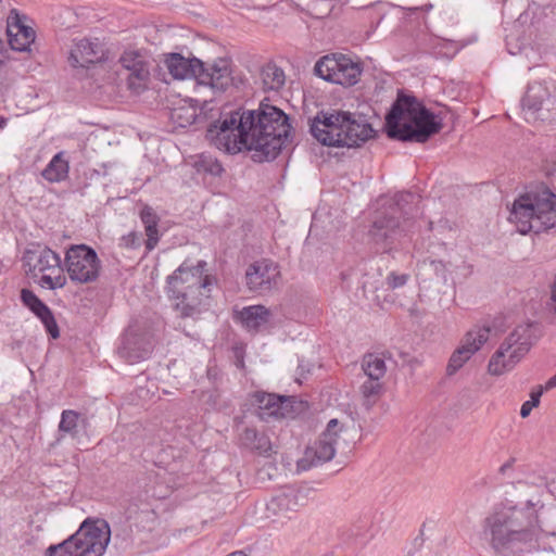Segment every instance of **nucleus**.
Here are the masks:
<instances>
[{
  "label": "nucleus",
  "mask_w": 556,
  "mask_h": 556,
  "mask_svg": "<svg viewBox=\"0 0 556 556\" xmlns=\"http://www.w3.org/2000/svg\"><path fill=\"white\" fill-rule=\"evenodd\" d=\"M289 132L288 116L275 106L265 105L258 113L237 110L223 114L207 129V138L218 150L228 153L254 150L270 160L277 156Z\"/></svg>",
  "instance_id": "f257e3e1"
},
{
  "label": "nucleus",
  "mask_w": 556,
  "mask_h": 556,
  "mask_svg": "<svg viewBox=\"0 0 556 556\" xmlns=\"http://www.w3.org/2000/svg\"><path fill=\"white\" fill-rule=\"evenodd\" d=\"M540 534L536 511L528 517L521 509L501 507L485 517L482 538L496 553H505L535 542Z\"/></svg>",
  "instance_id": "f03ea898"
},
{
  "label": "nucleus",
  "mask_w": 556,
  "mask_h": 556,
  "mask_svg": "<svg viewBox=\"0 0 556 556\" xmlns=\"http://www.w3.org/2000/svg\"><path fill=\"white\" fill-rule=\"evenodd\" d=\"M441 128L439 115L410 96L399 94L386 117L388 136L403 141L425 142Z\"/></svg>",
  "instance_id": "7ed1b4c3"
},
{
  "label": "nucleus",
  "mask_w": 556,
  "mask_h": 556,
  "mask_svg": "<svg viewBox=\"0 0 556 556\" xmlns=\"http://www.w3.org/2000/svg\"><path fill=\"white\" fill-rule=\"evenodd\" d=\"M206 263H182L167 278V292L182 316H193L208 305L214 279L204 274Z\"/></svg>",
  "instance_id": "20e7f679"
},
{
  "label": "nucleus",
  "mask_w": 556,
  "mask_h": 556,
  "mask_svg": "<svg viewBox=\"0 0 556 556\" xmlns=\"http://www.w3.org/2000/svg\"><path fill=\"white\" fill-rule=\"evenodd\" d=\"M312 136L321 144L337 148L359 147L374 137L367 122L356 119L349 112H321L311 124Z\"/></svg>",
  "instance_id": "39448f33"
},
{
  "label": "nucleus",
  "mask_w": 556,
  "mask_h": 556,
  "mask_svg": "<svg viewBox=\"0 0 556 556\" xmlns=\"http://www.w3.org/2000/svg\"><path fill=\"white\" fill-rule=\"evenodd\" d=\"M508 220L522 235L556 228V194L542 189L520 195L511 205Z\"/></svg>",
  "instance_id": "423d86ee"
},
{
  "label": "nucleus",
  "mask_w": 556,
  "mask_h": 556,
  "mask_svg": "<svg viewBox=\"0 0 556 556\" xmlns=\"http://www.w3.org/2000/svg\"><path fill=\"white\" fill-rule=\"evenodd\" d=\"M111 541V528L104 519L87 518L62 543L48 547L47 556H103Z\"/></svg>",
  "instance_id": "0eeeda50"
},
{
  "label": "nucleus",
  "mask_w": 556,
  "mask_h": 556,
  "mask_svg": "<svg viewBox=\"0 0 556 556\" xmlns=\"http://www.w3.org/2000/svg\"><path fill=\"white\" fill-rule=\"evenodd\" d=\"M536 338L533 323L517 325L491 355L488 374L500 377L510 372L529 353Z\"/></svg>",
  "instance_id": "6e6552de"
},
{
  "label": "nucleus",
  "mask_w": 556,
  "mask_h": 556,
  "mask_svg": "<svg viewBox=\"0 0 556 556\" xmlns=\"http://www.w3.org/2000/svg\"><path fill=\"white\" fill-rule=\"evenodd\" d=\"M28 271L39 279V285L47 289H59L66 285V276L61 267L58 253L49 248H39L27 251L24 256Z\"/></svg>",
  "instance_id": "1a4fd4ad"
},
{
  "label": "nucleus",
  "mask_w": 556,
  "mask_h": 556,
  "mask_svg": "<svg viewBox=\"0 0 556 556\" xmlns=\"http://www.w3.org/2000/svg\"><path fill=\"white\" fill-rule=\"evenodd\" d=\"M345 427L338 419H330L319 439L305 450L303 458L298 463L301 470L331 460L338 448L344 443Z\"/></svg>",
  "instance_id": "9d476101"
},
{
  "label": "nucleus",
  "mask_w": 556,
  "mask_h": 556,
  "mask_svg": "<svg viewBox=\"0 0 556 556\" xmlns=\"http://www.w3.org/2000/svg\"><path fill=\"white\" fill-rule=\"evenodd\" d=\"M315 73L324 80L342 85H355L362 74L359 63L343 54L321 58L315 65Z\"/></svg>",
  "instance_id": "9b49d317"
},
{
  "label": "nucleus",
  "mask_w": 556,
  "mask_h": 556,
  "mask_svg": "<svg viewBox=\"0 0 556 556\" xmlns=\"http://www.w3.org/2000/svg\"><path fill=\"white\" fill-rule=\"evenodd\" d=\"M65 266L72 281L89 283L100 271V261L96 251L85 244L72 245L65 255Z\"/></svg>",
  "instance_id": "f8f14e48"
},
{
  "label": "nucleus",
  "mask_w": 556,
  "mask_h": 556,
  "mask_svg": "<svg viewBox=\"0 0 556 556\" xmlns=\"http://www.w3.org/2000/svg\"><path fill=\"white\" fill-rule=\"evenodd\" d=\"M556 98V89L546 83H532L521 100V112L523 118L529 123L543 121L548 113Z\"/></svg>",
  "instance_id": "ddd939ff"
},
{
  "label": "nucleus",
  "mask_w": 556,
  "mask_h": 556,
  "mask_svg": "<svg viewBox=\"0 0 556 556\" xmlns=\"http://www.w3.org/2000/svg\"><path fill=\"white\" fill-rule=\"evenodd\" d=\"M396 214L395 207L381 213L375 218L370 229L371 239L384 252L391 251L407 233L405 225L400 223Z\"/></svg>",
  "instance_id": "4468645a"
},
{
  "label": "nucleus",
  "mask_w": 556,
  "mask_h": 556,
  "mask_svg": "<svg viewBox=\"0 0 556 556\" xmlns=\"http://www.w3.org/2000/svg\"><path fill=\"white\" fill-rule=\"evenodd\" d=\"M122 67L128 72L127 86L136 93L143 91L150 79L147 55L139 50H126L119 58Z\"/></svg>",
  "instance_id": "2eb2a0df"
},
{
  "label": "nucleus",
  "mask_w": 556,
  "mask_h": 556,
  "mask_svg": "<svg viewBox=\"0 0 556 556\" xmlns=\"http://www.w3.org/2000/svg\"><path fill=\"white\" fill-rule=\"evenodd\" d=\"M236 319L250 332L268 330L280 323L278 308L264 305L244 306L236 312Z\"/></svg>",
  "instance_id": "dca6fc26"
},
{
  "label": "nucleus",
  "mask_w": 556,
  "mask_h": 556,
  "mask_svg": "<svg viewBox=\"0 0 556 556\" xmlns=\"http://www.w3.org/2000/svg\"><path fill=\"white\" fill-rule=\"evenodd\" d=\"M7 36L13 50L25 52L34 43L36 33L29 25L27 16L12 9L7 17Z\"/></svg>",
  "instance_id": "f3484780"
},
{
  "label": "nucleus",
  "mask_w": 556,
  "mask_h": 556,
  "mask_svg": "<svg viewBox=\"0 0 556 556\" xmlns=\"http://www.w3.org/2000/svg\"><path fill=\"white\" fill-rule=\"evenodd\" d=\"M231 81V67L227 59H217L211 64L201 61V68L197 74L199 86L208 87L213 91H224Z\"/></svg>",
  "instance_id": "a211bd4d"
},
{
  "label": "nucleus",
  "mask_w": 556,
  "mask_h": 556,
  "mask_svg": "<svg viewBox=\"0 0 556 556\" xmlns=\"http://www.w3.org/2000/svg\"><path fill=\"white\" fill-rule=\"evenodd\" d=\"M278 265L269 260H261L249 266L245 273L250 290L265 292L275 287L279 280Z\"/></svg>",
  "instance_id": "6ab92c4d"
},
{
  "label": "nucleus",
  "mask_w": 556,
  "mask_h": 556,
  "mask_svg": "<svg viewBox=\"0 0 556 556\" xmlns=\"http://www.w3.org/2000/svg\"><path fill=\"white\" fill-rule=\"evenodd\" d=\"M152 352V343L146 333L130 326L122 338L118 354L130 364L141 362Z\"/></svg>",
  "instance_id": "aec40b11"
},
{
  "label": "nucleus",
  "mask_w": 556,
  "mask_h": 556,
  "mask_svg": "<svg viewBox=\"0 0 556 556\" xmlns=\"http://www.w3.org/2000/svg\"><path fill=\"white\" fill-rule=\"evenodd\" d=\"M102 56L103 52L98 39L83 38L73 41L68 62L73 67H87L100 61Z\"/></svg>",
  "instance_id": "412c9836"
},
{
  "label": "nucleus",
  "mask_w": 556,
  "mask_h": 556,
  "mask_svg": "<svg viewBox=\"0 0 556 556\" xmlns=\"http://www.w3.org/2000/svg\"><path fill=\"white\" fill-rule=\"evenodd\" d=\"M164 63L169 74L176 79H197V74L199 68H201V61L199 59H188L179 53L167 54Z\"/></svg>",
  "instance_id": "4be33fe9"
},
{
  "label": "nucleus",
  "mask_w": 556,
  "mask_h": 556,
  "mask_svg": "<svg viewBox=\"0 0 556 556\" xmlns=\"http://www.w3.org/2000/svg\"><path fill=\"white\" fill-rule=\"evenodd\" d=\"M283 402L285 400L282 397L270 393L255 392L252 395V404L256 405L262 410V413H260L261 417L265 415L275 417L282 416L281 407Z\"/></svg>",
  "instance_id": "5701e85b"
},
{
  "label": "nucleus",
  "mask_w": 556,
  "mask_h": 556,
  "mask_svg": "<svg viewBox=\"0 0 556 556\" xmlns=\"http://www.w3.org/2000/svg\"><path fill=\"white\" fill-rule=\"evenodd\" d=\"M68 169V161L65 159V153L61 151L48 163L42 172V176L51 182H59L67 177Z\"/></svg>",
  "instance_id": "b1692460"
},
{
  "label": "nucleus",
  "mask_w": 556,
  "mask_h": 556,
  "mask_svg": "<svg viewBox=\"0 0 556 556\" xmlns=\"http://www.w3.org/2000/svg\"><path fill=\"white\" fill-rule=\"evenodd\" d=\"M298 505L295 492L288 490L273 497L267 504V510L274 515H280L294 511Z\"/></svg>",
  "instance_id": "393cba45"
},
{
  "label": "nucleus",
  "mask_w": 556,
  "mask_h": 556,
  "mask_svg": "<svg viewBox=\"0 0 556 556\" xmlns=\"http://www.w3.org/2000/svg\"><path fill=\"white\" fill-rule=\"evenodd\" d=\"M466 43L459 41H453L440 37H431L429 39L430 51L440 58H453L455 56Z\"/></svg>",
  "instance_id": "a878e982"
},
{
  "label": "nucleus",
  "mask_w": 556,
  "mask_h": 556,
  "mask_svg": "<svg viewBox=\"0 0 556 556\" xmlns=\"http://www.w3.org/2000/svg\"><path fill=\"white\" fill-rule=\"evenodd\" d=\"M490 330L485 327H477L469 330L460 341L463 348L475 355L489 340Z\"/></svg>",
  "instance_id": "bb28decb"
},
{
  "label": "nucleus",
  "mask_w": 556,
  "mask_h": 556,
  "mask_svg": "<svg viewBox=\"0 0 556 556\" xmlns=\"http://www.w3.org/2000/svg\"><path fill=\"white\" fill-rule=\"evenodd\" d=\"M262 81L267 90H278L285 84V74L274 64H267L261 73Z\"/></svg>",
  "instance_id": "cd10ccee"
},
{
  "label": "nucleus",
  "mask_w": 556,
  "mask_h": 556,
  "mask_svg": "<svg viewBox=\"0 0 556 556\" xmlns=\"http://www.w3.org/2000/svg\"><path fill=\"white\" fill-rule=\"evenodd\" d=\"M242 443L252 450L260 452H266L269 448V441L264 435L258 433L255 429H245L241 435Z\"/></svg>",
  "instance_id": "c85d7f7f"
},
{
  "label": "nucleus",
  "mask_w": 556,
  "mask_h": 556,
  "mask_svg": "<svg viewBox=\"0 0 556 556\" xmlns=\"http://www.w3.org/2000/svg\"><path fill=\"white\" fill-rule=\"evenodd\" d=\"M364 371L369 379L380 380L387 370L384 361L377 355H368L364 359Z\"/></svg>",
  "instance_id": "c756f323"
},
{
  "label": "nucleus",
  "mask_w": 556,
  "mask_h": 556,
  "mask_svg": "<svg viewBox=\"0 0 556 556\" xmlns=\"http://www.w3.org/2000/svg\"><path fill=\"white\" fill-rule=\"evenodd\" d=\"M473 355L462 345L452 353L448 364L446 366V372L448 376L455 375Z\"/></svg>",
  "instance_id": "7c9ffc66"
},
{
  "label": "nucleus",
  "mask_w": 556,
  "mask_h": 556,
  "mask_svg": "<svg viewBox=\"0 0 556 556\" xmlns=\"http://www.w3.org/2000/svg\"><path fill=\"white\" fill-rule=\"evenodd\" d=\"M34 314L41 320L50 336L53 339H56L59 337V329L50 308L43 304Z\"/></svg>",
  "instance_id": "2f4dec72"
},
{
  "label": "nucleus",
  "mask_w": 556,
  "mask_h": 556,
  "mask_svg": "<svg viewBox=\"0 0 556 556\" xmlns=\"http://www.w3.org/2000/svg\"><path fill=\"white\" fill-rule=\"evenodd\" d=\"M382 389V384L380 380L377 379H367L361 387V392L367 404H372L376 402Z\"/></svg>",
  "instance_id": "473e14b6"
},
{
  "label": "nucleus",
  "mask_w": 556,
  "mask_h": 556,
  "mask_svg": "<svg viewBox=\"0 0 556 556\" xmlns=\"http://www.w3.org/2000/svg\"><path fill=\"white\" fill-rule=\"evenodd\" d=\"M79 415L74 410H64L61 415L59 429L62 432L75 434L78 426Z\"/></svg>",
  "instance_id": "72a5a7b5"
},
{
  "label": "nucleus",
  "mask_w": 556,
  "mask_h": 556,
  "mask_svg": "<svg viewBox=\"0 0 556 556\" xmlns=\"http://www.w3.org/2000/svg\"><path fill=\"white\" fill-rule=\"evenodd\" d=\"M543 392L538 387L533 388L530 392V399L522 403L520 407V416L527 418L530 416L533 408L538 407Z\"/></svg>",
  "instance_id": "f704fd0d"
},
{
  "label": "nucleus",
  "mask_w": 556,
  "mask_h": 556,
  "mask_svg": "<svg viewBox=\"0 0 556 556\" xmlns=\"http://www.w3.org/2000/svg\"><path fill=\"white\" fill-rule=\"evenodd\" d=\"M198 166L199 169H203L214 176H218L223 172L220 163L210 155H201Z\"/></svg>",
  "instance_id": "c9c22d12"
},
{
  "label": "nucleus",
  "mask_w": 556,
  "mask_h": 556,
  "mask_svg": "<svg viewBox=\"0 0 556 556\" xmlns=\"http://www.w3.org/2000/svg\"><path fill=\"white\" fill-rule=\"evenodd\" d=\"M23 304L28 307L33 313L39 309L45 303L30 290L23 289L21 292Z\"/></svg>",
  "instance_id": "e433bc0d"
},
{
  "label": "nucleus",
  "mask_w": 556,
  "mask_h": 556,
  "mask_svg": "<svg viewBox=\"0 0 556 556\" xmlns=\"http://www.w3.org/2000/svg\"><path fill=\"white\" fill-rule=\"evenodd\" d=\"M409 279V276L407 274H397L395 271H392L390 273L388 276H387V285L392 288V289H396V288H401L403 286L406 285V282L408 281Z\"/></svg>",
  "instance_id": "4c0bfd02"
},
{
  "label": "nucleus",
  "mask_w": 556,
  "mask_h": 556,
  "mask_svg": "<svg viewBox=\"0 0 556 556\" xmlns=\"http://www.w3.org/2000/svg\"><path fill=\"white\" fill-rule=\"evenodd\" d=\"M140 219L144 227L157 225L159 218L152 207L146 205L140 211Z\"/></svg>",
  "instance_id": "58836bf2"
},
{
  "label": "nucleus",
  "mask_w": 556,
  "mask_h": 556,
  "mask_svg": "<svg viewBox=\"0 0 556 556\" xmlns=\"http://www.w3.org/2000/svg\"><path fill=\"white\" fill-rule=\"evenodd\" d=\"M144 229H146V235H147V242H146L147 250L152 251L156 247V244L160 240L157 225L148 226V227H144Z\"/></svg>",
  "instance_id": "ea45409f"
},
{
  "label": "nucleus",
  "mask_w": 556,
  "mask_h": 556,
  "mask_svg": "<svg viewBox=\"0 0 556 556\" xmlns=\"http://www.w3.org/2000/svg\"><path fill=\"white\" fill-rule=\"evenodd\" d=\"M506 47L510 54L515 55L522 51V49L526 47V41H517L515 42V37L513 33H509L506 35Z\"/></svg>",
  "instance_id": "a19ab883"
},
{
  "label": "nucleus",
  "mask_w": 556,
  "mask_h": 556,
  "mask_svg": "<svg viewBox=\"0 0 556 556\" xmlns=\"http://www.w3.org/2000/svg\"><path fill=\"white\" fill-rule=\"evenodd\" d=\"M140 235L138 232L131 231L126 236H123L121 241L122 244L126 248H136L140 244Z\"/></svg>",
  "instance_id": "79ce46f5"
},
{
  "label": "nucleus",
  "mask_w": 556,
  "mask_h": 556,
  "mask_svg": "<svg viewBox=\"0 0 556 556\" xmlns=\"http://www.w3.org/2000/svg\"><path fill=\"white\" fill-rule=\"evenodd\" d=\"M429 265L432 267V269L438 276H441L442 278L446 279V273L448 271V269L446 268V265L443 262L432 260L430 261Z\"/></svg>",
  "instance_id": "37998d69"
},
{
  "label": "nucleus",
  "mask_w": 556,
  "mask_h": 556,
  "mask_svg": "<svg viewBox=\"0 0 556 556\" xmlns=\"http://www.w3.org/2000/svg\"><path fill=\"white\" fill-rule=\"evenodd\" d=\"M551 289V298L548 302L549 309L556 315V273L554 276V280L549 287Z\"/></svg>",
  "instance_id": "c03bdc74"
},
{
  "label": "nucleus",
  "mask_w": 556,
  "mask_h": 556,
  "mask_svg": "<svg viewBox=\"0 0 556 556\" xmlns=\"http://www.w3.org/2000/svg\"><path fill=\"white\" fill-rule=\"evenodd\" d=\"M539 389H542V392L552 390L556 388V374L552 376L544 384L536 386Z\"/></svg>",
  "instance_id": "a18cd8bd"
},
{
  "label": "nucleus",
  "mask_w": 556,
  "mask_h": 556,
  "mask_svg": "<svg viewBox=\"0 0 556 556\" xmlns=\"http://www.w3.org/2000/svg\"><path fill=\"white\" fill-rule=\"evenodd\" d=\"M516 459L514 457L508 458L505 463H503L498 469L502 475H506L507 471L511 470Z\"/></svg>",
  "instance_id": "49530a36"
},
{
  "label": "nucleus",
  "mask_w": 556,
  "mask_h": 556,
  "mask_svg": "<svg viewBox=\"0 0 556 556\" xmlns=\"http://www.w3.org/2000/svg\"><path fill=\"white\" fill-rule=\"evenodd\" d=\"M528 17H529V13L528 12H525V13L520 14L518 20L515 22L514 27H517V26L521 25L522 23H526Z\"/></svg>",
  "instance_id": "de8ad7c7"
},
{
  "label": "nucleus",
  "mask_w": 556,
  "mask_h": 556,
  "mask_svg": "<svg viewBox=\"0 0 556 556\" xmlns=\"http://www.w3.org/2000/svg\"><path fill=\"white\" fill-rule=\"evenodd\" d=\"M2 50H3V43L0 40V64L2 63Z\"/></svg>",
  "instance_id": "09e8293b"
},
{
  "label": "nucleus",
  "mask_w": 556,
  "mask_h": 556,
  "mask_svg": "<svg viewBox=\"0 0 556 556\" xmlns=\"http://www.w3.org/2000/svg\"><path fill=\"white\" fill-rule=\"evenodd\" d=\"M5 125V121L3 118H0V128H3Z\"/></svg>",
  "instance_id": "8fccbe9b"
},
{
  "label": "nucleus",
  "mask_w": 556,
  "mask_h": 556,
  "mask_svg": "<svg viewBox=\"0 0 556 556\" xmlns=\"http://www.w3.org/2000/svg\"><path fill=\"white\" fill-rule=\"evenodd\" d=\"M402 197H404V194ZM405 197H412V194L410 193H406Z\"/></svg>",
  "instance_id": "3c124183"
}]
</instances>
